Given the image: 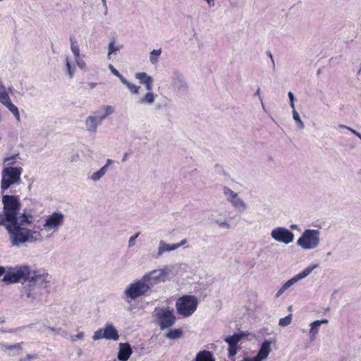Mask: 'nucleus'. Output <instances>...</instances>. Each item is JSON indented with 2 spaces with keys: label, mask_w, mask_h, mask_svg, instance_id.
<instances>
[{
  "label": "nucleus",
  "mask_w": 361,
  "mask_h": 361,
  "mask_svg": "<svg viewBox=\"0 0 361 361\" xmlns=\"http://www.w3.org/2000/svg\"><path fill=\"white\" fill-rule=\"evenodd\" d=\"M121 82L126 85V87L129 89L130 92L133 94H138L139 90L140 89V86H137L129 81H128L126 78H123Z\"/></svg>",
  "instance_id": "473e14b6"
},
{
  "label": "nucleus",
  "mask_w": 361,
  "mask_h": 361,
  "mask_svg": "<svg viewBox=\"0 0 361 361\" xmlns=\"http://www.w3.org/2000/svg\"><path fill=\"white\" fill-rule=\"evenodd\" d=\"M292 321V314H290L283 318H281L279 322V325L281 326H286L290 324Z\"/></svg>",
  "instance_id": "a19ab883"
},
{
  "label": "nucleus",
  "mask_w": 361,
  "mask_h": 361,
  "mask_svg": "<svg viewBox=\"0 0 361 361\" xmlns=\"http://www.w3.org/2000/svg\"><path fill=\"white\" fill-rule=\"evenodd\" d=\"M109 166H107L106 165H104L99 170L104 173V175L106 173V172L107 171V169H108Z\"/></svg>",
  "instance_id": "338daca9"
},
{
  "label": "nucleus",
  "mask_w": 361,
  "mask_h": 361,
  "mask_svg": "<svg viewBox=\"0 0 361 361\" xmlns=\"http://www.w3.org/2000/svg\"><path fill=\"white\" fill-rule=\"evenodd\" d=\"M140 235V233H135L134 235L131 236L129 239V241H128V246L129 247H133L135 244V240H136V238L139 236Z\"/></svg>",
  "instance_id": "5fc2aeb1"
},
{
  "label": "nucleus",
  "mask_w": 361,
  "mask_h": 361,
  "mask_svg": "<svg viewBox=\"0 0 361 361\" xmlns=\"http://www.w3.org/2000/svg\"><path fill=\"white\" fill-rule=\"evenodd\" d=\"M318 267V264H314L312 266H309L307 268H305L304 270H302L301 272L298 274L297 275L293 276V279H295V281L296 283L299 281L300 280H302L309 276L312 271Z\"/></svg>",
  "instance_id": "b1692460"
},
{
  "label": "nucleus",
  "mask_w": 361,
  "mask_h": 361,
  "mask_svg": "<svg viewBox=\"0 0 361 361\" xmlns=\"http://www.w3.org/2000/svg\"><path fill=\"white\" fill-rule=\"evenodd\" d=\"M290 228L291 229H294V230H300L299 226H298V225H297V224H291V225L290 226Z\"/></svg>",
  "instance_id": "774afa93"
},
{
  "label": "nucleus",
  "mask_w": 361,
  "mask_h": 361,
  "mask_svg": "<svg viewBox=\"0 0 361 361\" xmlns=\"http://www.w3.org/2000/svg\"><path fill=\"white\" fill-rule=\"evenodd\" d=\"M293 118L297 123L298 128L303 129L305 128L304 123L301 120L299 113L295 110V108L293 109Z\"/></svg>",
  "instance_id": "f704fd0d"
},
{
  "label": "nucleus",
  "mask_w": 361,
  "mask_h": 361,
  "mask_svg": "<svg viewBox=\"0 0 361 361\" xmlns=\"http://www.w3.org/2000/svg\"><path fill=\"white\" fill-rule=\"evenodd\" d=\"M71 42V49L75 56V58H78L80 56V49L77 45V41L73 36L70 37Z\"/></svg>",
  "instance_id": "2f4dec72"
},
{
  "label": "nucleus",
  "mask_w": 361,
  "mask_h": 361,
  "mask_svg": "<svg viewBox=\"0 0 361 361\" xmlns=\"http://www.w3.org/2000/svg\"><path fill=\"white\" fill-rule=\"evenodd\" d=\"M149 290V286L141 279L128 285L124 291V294L127 302H129L145 295Z\"/></svg>",
  "instance_id": "0eeeda50"
},
{
  "label": "nucleus",
  "mask_w": 361,
  "mask_h": 361,
  "mask_svg": "<svg viewBox=\"0 0 361 361\" xmlns=\"http://www.w3.org/2000/svg\"><path fill=\"white\" fill-rule=\"evenodd\" d=\"M23 343L15 344L0 343V351L4 352L8 356H17L22 353Z\"/></svg>",
  "instance_id": "2eb2a0df"
},
{
  "label": "nucleus",
  "mask_w": 361,
  "mask_h": 361,
  "mask_svg": "<svg viewBox=\"0 0 361 361\" xmlns=\"http://www.w3.org/2000/svg\"><path fill=\"white\" fill-rule=\"evenodd\" d=\"M131 153H129V152H126L123 157V159H122V161L123 162H125L127 161L129 155Z\"/></svg>",
  "instance_id": "69168bd1"
},
{
  "label": "nucleus",
  "mask_w": 361,
  "mask_h": 361,
  "mask_svg": "<svg viewBox=\"0 0 361 361\" xmlns=\"http://www.w3.org/2000/svg\"><path fill=\"white\" fill-rule=\"evenodd\" d=\"M22 172L23 169L20 166H6L3 169L1 180L2 194L12 185L20 184Z\"/></svg>",
  "instance_id": "20e7f679"
},
{
  "label": "nucleus",
  "mask_w": 361,
  "mask_h": 361,
  "mask_svg": "<svg viewBox=\"0 0 361 361\" xmlns=\"http://www.w3.org/2000/svg\"><path fill=\"white\" fill-rule=\"evenodd\" d=\"M6 267L0 266V276H2L5 275L6 272Z\"/></svg>",
  "instance_id": "052dcab7"
},
{
  "label": "nucleus",
  "mask_w": 361,
  "mask_h": 361,
  "mask_svg": "<svg viewBox=\"0 0 361 361\" xmlns=\"http://www.w3.org/2000/svg\"><path fill=\"white\" fill-rule=\"evenodd\" d=\"M33 219V216L24 209L22 213L20 212V214L16 215V221L10 222L8 224L25 227V226L31 224Z\"/></svg>",
  "instance_id": "dca6fc26"
},
{
  "label": "nucleus",
  "mask_w": 361,
  "mask_h": 361,
  "mask_svg": "<svg viewBox=\"0 0 361 361\" xmlns=\"http://www.w3.org/2000/svg\"><path fill=\"white\" fill-rule=\"evenodd\" d=\"M3 210L0 212V226H6L16 221V215L20 214L21 202L16 195L2 194Z\"/></svg>",
  "instance_id": "f257e3e1"
},
{
  "label": "nucleus",
  "mask_w": 361,
  "mask_h": 361,
  "mask_svg": "<svg viewBox=\"0 0 361 361\" xmlns=\"http://www.w3.org/2000/svg\"><path fill=\"white\" fill-rule=\"evenodd\" d=\"M197 305V298L192 295H183L178 298L176 302L178 314L183 317L191 316L196 310Z\"/></svg>",
  "instance_id": "39448f33"
},
{
  "label": "nucleus",
  "mask_w": 361,
  "mask_h": 361,
  "mask_svg": "<svg viewBox=\"0 0 361 361\" xmlns=\"http://www.w3.org/2000/svg\"><path fill=\"white\" fill-rule=\"evenodd\" d=\"M133 353V350L128 343H119L117 358L120 361H127Z\"/></svg>",
  "instance_id": "a211bd4d"
},
{
  "label": "nucleus",
  "mask_w": 361,
  "mask_h": 361,
  "mask_svg": "<svg viewBox=\"0 0 361 361\" xmlns=\"http://www.w3.org/2000/svg\"><path fill=\"white\" fill-rule=\"evenodd\" d=\"M274 341L271 339L264 340L260 345L257 354L255 355L257 361H263L268 357L271 350V345Z\"/></svg>",
  "instance_id": "f3484780"
},
{
  "label": "nucleus",
  "mask_w": 361,
  "mask_h": 361,
  "mask_svg": "<svg viewBox=\"0 0 361 361\" xmlns=\"http://www.w3.org/2000/svg\"><path fill=\"white\" fill-rule=\"evenodd\" d=\"M183 336V331L180 329H171L165 335L166 338L177 339Z\"/></svg>",
  "instance_id": "a878e982"
},
{
  "label": "nucleus",
  "mask_w": 361,
  "mask_h": 361,
  "mask_svg": "<svg viewBox=\"0 0 361 361\" xmlns=\"http://www.w3.org/2000/svg\"><path fill=\"white\" fill-rule=\"evenodd\" d=\"M49 330L53 332L55 335H61L63 337H67L68 336V333L61 328L49 327Z\"/></svg>",
  "instance_id": "79ce46f5"
},
{
  "label": "nucleus",
  "mask_w": 361,
  "mask_h": 361,
  "mask_svg": "<svg viewBox=\"0 0 361 361\" xmlns=\"http://www.w3.org/2000/svg\"><path fill=\"white\" fill-rule=\"evenodd\" d=\"M8 109V110L13 114H17L18 111V107L14 105L11 102H10L8 104H7L6 105H5Z\"/></svg>",
  "instance_id": "09e8293b"
},
{
  "label": "nucleus",
  "mask_w": 361,
  "mask_h": 361,
  "mask_svg": "<svg viewBox=\"0 0 361 361\" xmlns=\"http://www.w3.org/2000/svg\"><path fill=\"white\" fill-rule=\"evenodd\" d=\"M84 333L83 332H80L78 333V334L75 335V336H71V340L75 341L76 340H78V339H82L84 337Z\"/></svg>",
  "instance_id": "6e6d98bb"
},
{
  "label": "nucleus",
  "mask_w": 361,
  "mask_h": 361,
  "mask_svg": "<svg viewBox=\"0 0 361 361\" xmlns=\"http://www.w3.org/2000/svg\"><path fill=\"white\" fill-rule=\"evenodd\" d=\"M36 358H38L37 354H28L25 357L21 358L20 361H30Z\"/></svg>",
  "instance_id": "603ef678"
},
{
  "label": "nucleus",
  "mask_w": 361,
  "mask_h": 361,
  "mask_svg": "<svg viewBox=\"0 0 361 361\" xmlns=\"http://www.w3.org/2000/svg\"><path fill=\"white\" fill-rule=\"evenodd\" d=\"M18 156H19V154H17L13 155L11 157H6L4 159V163L7 162L8 166H11L12 165H13L16 163V159L17 157H18Z\"/></svg>",
  "instance_id": "c03bdc74"
},
{
  "label": "nucleus",
  "mask_w": 361,
  "mask_h": 361,
  "mask_svg": "<svg viewBox=\"0 0 361 361\" xmlns=\"http://www.w3.org/2000/svg\"><path fill=\"white\" fill-rule=\"evenodd\" d=\"M36 288L30 286V283L27 281V283L23 287L21 290L20 297H27V298L35 299L36 298L37 293L35 292Z\"/></svg>",
  "instance_id": "5701e85b"
},
{
  "label": "nucleus",
  "mask_w": 361,
  "mask_h": 361,
  "mask_svg": "<svg viewBox=\"0 0 361 361\" xmlns=\"http://www.w3.org/2000/svg\"><path fill=\"white\" fill-rule=\"evenodd\" d=\"M348 130L349 131H350L353 134L356 135L361 140V133H359L358 131L355 130V129H353L350 127L348 128Z\"/></svg>",
  "instance_id": "13d9d810"
},
{
  "label": "nucleus",
  "mask_w": 361,
  "mask_h": 361,
  "mask_svg": "<svg viewBox=\"0 0 361 361\" xmlns=\"http://www.w3.org/2000/svg\"><path fill=\"white\" fill-rule=\"evenodd\" d=\"M6 272L2 279V281L6 284H13L21 282V281H27L31 270L29 266H15L6 267Z\"/></svg>",
  "instance_id": "7ed1b4c3"
},
{
  "label": "nucleus",
  "mask_w": 361,
  "mask_h": 361,
  "mask_svg": "<svg viewBox=\"0 0 361 361\" xmlns=\"http://www.w3.org/2000/svg\"><path fill=\"white\" fill-rule=\"evenodd\" d=\"M195 361H215V358L212 352L203 350L196 354Z\"/></svg>",
  "instance_id": "4be33fe9"
},
{
  "label": "nucleus",
  "mask_w": 361,
  "mask_h": 361,
  "mask_svg": "<svg viewBox=\"0 0 361 361\" xmlns=\"http://www.w3.org/2000/svg\"><path fill=\"white\" fill-rule=\"evenodd\" d=\"M109 68L111 71V73L119 78L121 82L122 81L123 78H125L120 73L119 71L114 68V66L112 64L109 65Z\"/></svg>",
  "instance_id": "a18cd8bd"
},
{
  "label": "nucleus",
  "mask_w": 361,
  "mask_h": 361,
  "mask_svg": "<svg viewBox=\"0 0 361 361\" xmlns=\"http://www.w3.org/2000/svg\"><path fill=\"white\" fill-rule=\"evenodd\" d=\"M103 7L104 8V15L106 16L108 13V8L106 5V0H102Z\"/></svg>",
  "instance_id": "bf43d9fd"
},
{
  "label": "nucleus",
  "mask_w": 361,
  "mask_h": 361,
  "mask_svg": "<svg viewBox=\"0 0 361 361\" xmlns=\"http://www.w3.org/2000/svg\"><path fill=\"white\" fill-rule=\"evenodd\" d=\"M10 102L11 101L6 90L0 92V102L5 106Z\"/></svg>",
  "instance_id": "58836bf2"
},
{
  "label": "nucleus",
  "mask_w": 361,
  "mask_h": 361,
  "mask_svg": "<svg viewBox=\"0 0 361 361\" xmlns=\"http://www.w3.org/2000/svg\"><path fill=\"white\" fill-rule=\"evenodd\" d=\"M288 98H289V100H290V106H291V108L293 109H294L295 108V104H294V100H295V97H294V94L292 92H288Z\"/></svg>",
  "instance_id": "864d4df0"
},
{
  "label": "nucleus",
  "mask_w": 361,
  "mask_h": 361,
  "mask_svg": "<svg viewBox=\"0 0 361 361\" xmlns=\"http://www.w3.org/2000/svg\"><path fill=\"white\" fill-rule=\"evenodd\" d=\"M215 223L216 224H218L221 228H230V224L226 221H221L219 219H216L215 220Z\"/></svg>",
  "instance_id": "8fccbe9b"
},
{
  "label": "nucleus",
  "mask_w": 361,
  "mask_h": 361,
  "mask_svg": "<svg viewBox=\"0 0 361 361\" xmlns=\"http://www.w3.org/2000/svg\"><path fill=\"white\" fill-rule=\"evenodd\" d=\"M103 176L104 173L100 170H98L97 171L93 173L91 176V179L94 181H98Z\"/></svg>",
  "instance_id": "de8ad7c7"
},
{
  "label": "nucleus",
  "mask_w": 361,
  "mask_h": 361,
  "mask_svg": "<svg viewBox=\"0 0 361 361\" xmlns=\"http://www.w3.org/2000/svg\"><path fill=\"white\" fill-rule=\"evenodd\" d=\"M136 79L139 80L140 84H142L145 86V88L147 91H152L153 89V78L148 75L145 72L136 73L135 75Z\"/></svg>",
  "instance_id": "6ab92c4d"
},
{
  "label": "nucleus",
  "mask_w": 361,
  "mask_h": 361,
  "mask_svg": "<svg viewBox=\"0 0 361 361\" xmlns=\"http://www.w3.org/2000/svg\"><path fill=\"white\" fill-rule=\"evenodd\" d=\"M186 243H187V240L186 239H183L180 243H176V245H177V248H178L179 247L185 245Z\"/></svg>",
  "instance_id": "0e129e2a"
},
{
  "label": "nucleus",
  "mask_w": 361,
  "mask_h": 361,
  "mask_svg": "<svg viewBox=\"0 0 361 361\" xmlns=\"http://www.w3.org/2000/svg\"><path fill=\"white\" fill-rule=\"evenodd\" d=\"M177 249V245L176 243L173 244H168L165 243L164 240H160L158 247V252L154 255V258H159L164 252H170Z\"/></svg>",
  "instance_id": "412c9836"
},
{
  "label": "nucleus",
  "mask_w": 361,
  "mask_h": 361,
  "mask_svg": "<svg viewBox=\"0 0 361 361\" xmlns=\"http://www.w3.org/2000/svg\"><path fill=\"white\" fill-rule=\"evenodd\" d=\"M64 220L65 215L62 212H54L47 216L43 226L47 231L56 232L63 224Z\"/></svg>",
  "instance_id": "9d476101"
},
{
  "label": "nucleus",
  "mask_w": 361,
  "mask_h": 361,
  "mask_svg": "<svg viewBox=\"0 0 361 361\" xmlns=\"http://www.w3.org/2000/svg\"><path fill=\"white\" fill-rule=\"evenodd\" d=\"M167 271L165 269H157L150 271L144 275L142 279L149 286V290L154 286L161 282H164L166 279Z\"/></svg>",
  "instance_id": "f8f14e48"
},
{
  "label": "nucleus",
  "mask_w": 361,
  "mask_h": 361,
  "mask_svg": "<svg viewBox=\"0 0 361 361\" xmlns=\"http://www.w3.org/2000/svg\"><path fill=\"white\" fill-rule=\"evenodd\" d=\"M271 238L277 242L288 245L294 240V233L289 229L279 226L274 228L271 232Z\"/></svg>",
  "instance_id": "9b49d317"
},
{
  "label": "nucleus",
  "mask_w": 361,
  "mask_h": 361,
  "mask_svg": "<svg viewBox=\"0 0 361 361\" xmlns=\"http://www.w3.org/2000/svg\"><path fill=\"white\" fill-rule=\"evenodd\" d=\"M319 322V320H316L310 324V336L311 340H314L316 334L318 333L321 326Z\"/></svg>",
  "instance_id": "c756f323"
},
{
  "label": "nucleus",
  "mask_w": 361,
  "mask_h": 361,
  "mask_svg": "<svg viewBox=\"0 0 361 361\" xmlns=\"http://www.w3.org/2000/svg\"><path fill=\"white\" fill-rule=\"evenodd\" d=\"M86 130L91 133H95L97 128L101 125L99 121L94 116H89L85 122Z\"/></svg>",
  "instance_id": "aec40b11"
},
{
  "label": "nucleus",
  "mask_w": 361,
  "mask_h": 361,
  "mask_svg": "<svg viewBox=\"0 0 361 361\" xmlns=\"http://www.w3.org/2000/svg\"><path fill=\"white\" fill-rule=\"evenodd\" d=\"M242 339V336L239 334H233L231 336H228L224 338V341L228 345H238V342Z\"/></svg>",
  "instance_id": "c85d7f7f"
},
{
  "label": "nucleus",
  "mask_w": 361,
  "mask_h": 361,
  "mask_svg": "<svg viewBox=\"0 0 361 361\" xmlns=\"http://www.w3.org/2000/svg\"><path fill=\"white\" fill-rule=\"evenodd\" d=\"M348 130L349 131H350L353 134L356 135L361 140V133H359L358 131L355 130V129H353L350 127L348 128Z\"/></svg>",
  "instance_id": "4d7b16f0"
},
{
  "label": "nucleus",
  "mask_w": 361,
  "mask_h": 361,
  "mask_svg": "<svg viewBox=\"0 0 361 361\" xmlns=\"http://www.w3.org/2000/svg\"><path fill=\"white\" fill-rule=\"evenodd\" d=\"M155 99V94L152 91H148L146 94L139 100L141 104H152Z\"/></svg>",
  "instance_id": "cd10ccee"
},
{
  "label": "nucleus",
  "mask_w": 361,
  "mask_h": 361,
  "mask_svg": "<svg viewBox=\"0 0 361 361\" xmlns=\"http://www.w3.org/2000/svg\"><path fill=\"white\" fill-rule=\"evenodd\" d=\"M66 71L69 75V78H73L74 76L75 68L71 66V61H70L68 57H66Z\"/></svg>",
  "instance_id": "ea45409f"
},
{
  "label": "nucleus",
  "mask_w": 361,
  "mask_h": 361,
  "mask_svg": "<svg viewBox=\"0 0 361 361\" xmlns=\"http://www.w3.org/2000/svg\"><path fill=\"white\" fill-rule=\"evenodd\" d=\"M75 62L79 68H80L81 69L85 68L86 63L82 59H80V56H78V58H75Z\"/></svg>",
  "instance_id": "3c124183"
},
{
  "label": "nucleus",
  "mask_w": 361,
  "mask_h": 361,
  "mask_svg": "<svg viewBox=\"0 0 361 361\" xmlns=\"http://www.w3.org/2000/svg\"><path fill=\"white\" fill-rule=\"evenodd\" d=\"M172 85L180 95H185L188 92V85L183 75L179 72H174L172 76Z\"/></svg>",
  "instance_id": "4468645a"
},
{
  "label": "nucleus",
  "mask_w": 361,
  "mask_h": 361,
  "mask_svg": "<svg viewBox=\"0 0 361 361\" xmlns=\"http://www.w3.org/2000/svg\"><path fill=\"white\" fill-rule=\"evenodd\" d=\"M120 49V47L115 46L114 40L110 42L108 46V58L110 59V56L112 54L116 53L117 51Z\"/></svg>",
  "instance_id": "e433bc0d"
},
{
  "label": "nucleus",
  "mask_w": 361,
  "mask_h": 361,
  "mask_svg": "<svg viewBox=\"0 0 361 361\" xmlns=\"http://www.w3.org/2000/svg\"><path fill=\"white\" fill-rule=\"evenodd\" d=\"M320 232L315 229H305L298 239L297 244L305 250H312L317 247L320 242Z\"/></svg>",
  "instance_id": "423d86ee"
},
{
  "label": "nucleus",
  "mask_w": 361,
  "mask_h": 361,
  "mask_svg": "<svg viewBox=\"0 0 361 361\" xmlns=\"http://www.w3.org/2000/svg\"><path fill=\"white\" fill-rule=\"evenodd\" d=\"M318 267V264H314L312 266H309L307 268H305L304 270H302L301 272L298 274L297 275L293 276V279H295V281L296 283L299 281L300 280H302L309 276L312 271Z\"/></svg>",
  "instance_id": "393cba45"
},
{
  "label": "nucleus",
  "mask_w": 361,
  "mask_h": 361,
  "mask_svg": "<svg viewBox=\"0 0 361 361\" xmlns=\"http://www.w3.org/2000/svg\"><path fill=\"white\" fill-rule=\"evenodd\" d=\"M255 95L259 96V100L261 101L262 104L263 105L262 97L260 96V88L259 87L257 88V91L255 93Z\"/></svg>",
  "instance_id": "680f3d73"
},
{
  "label": "nucleus",
  "mask_w": 361,
  "mask_h": 361,
  "mask_svg": "<svg viewBox=\"0 0 361 361\" xmlns=\"http://www.w3.org/2000/svg\"><path fill=\"white\" fill-rule=\"evenodd\" d=\"M94 341L105 338L106 340L118 341L119 338L118 331L111 323H106L104 329H99L93 335Z\"/></svg>",
  "instance_id": "1a4fd4ad"
},
{
  "label": "nucleus",
  "mask_w": 361,
  "mask_h": 361,
  "mask_svg": "<svg viewBox=\"0 0 361 361\" xmlns=\"http://www.w3.org/2000/svg\"><path fill=\"white\" fill-rule=\"evenodd\" d=\"M101 110L104 111V116H108L114 113V108L111 106H102Z\"/></svg>",
  "instance_id": "37998d69"
},
{
  "label": "nucleus",
  "mask_w": 361,
  "mask_h": 361,
  "mask_svg": "<svg viewBox=\"0 0 361 361\" xmlns=\"http://www.w3.org/2000/svg\"><path fill=\"white\" fill-rule=\"evenodd\" d=\"M157 324L161 330L172 326L176 322L174 311L170 307L156 308Z\"/></svg>",
  "instance_id": "6e6552de"
},
{
  "label": "nucleus",
  "mask_w": 361,
  "mask_h": 361,
  "mask_svg": "<svg viewBox=\"0 0 361 361\" xmlns=\"http://www.w3.org/2000/svg\"><path fill=\"white\" fill-rule=\"evenodd\" d=\"M230 202L235 208L238 209L240 212H243L246 209L245 202L242 199L239 198L238 196L235 197L233 200H231Z\"/></svg>",
  "instance_id": "bb28decb"
},
{
  "label": "nucleus",
  "mask_w": 361,
  "mask_h": 361,
  "mask_svg": "<svg viewBox=\"0 0 361 361\" xmlns=\"http://www.w3.org/2000/svg\"><path fill=\"white\" fill-rule=\"evenodd\" d=\"M3 226L7 231L11 243L13 246H19L25 243L41 242V239H38L37 237L34 236V233H36L35 231H32L26 227L16 226L10 224Z\"/></svg>",
  "instance_id": "f03ea898"
},
{
  "label": "nucleus",
  "mask_w": 361,
  "mask_h": 361,
  "mask_svg": "<svg viewBox=\"0 0 361 361\" xmlns=\"http://www.w3.org/2000/svg\"><path fill=\"white\" fill-rule=\"evenodd\" d=\"M223 192L225 195L228 196L227 200L228 202H231V200H233L238 196V193L235 192L227 186L224 187Z\"/></svg>",
  "instance_id": "c9c22d12"
},
{
  "label": "nucleus",
  "mask_w": 361,
  "mask_h": 361,
  "mask_svg": "<svg viewBox=\"0 0 361 361\" xmlns=\"http://www.w3.org/2000/svg\"><path fill=\"white\" fill-rule=\"evenodd\" d=\"M161 53V49H154L150 52L149 61L151 63L156 64L158 62V58Z\"/></svg>",
  "instance_id": "72a5a7b5"
},
{
  "label": "nucleus",
  "mask_w": 361,
  "mask_h": 361,
  "mask_svg": "<svg viewBox=\"0 0 361 361\" xmlns=\"http://www.w3.org/2000/svg\"><path fill=\"white\" fill-rule=\"evenodd\" d=\"M296 281H295V279L293 277L288 280L278 290L276 296L279 297L281 295H282L288 288H289L290 286H292L293 284H295Z\"/></svg>",
  "instance_id": "7c9ffc66"
},
{
  "label": "nucleus",
  "mask_w": 361,
  "mask_h": 361,
  "mask_svg": "<svg viewBox=\"0 0 361 361\" xmlns=\"http://www.w3.org/2000/svg\"><path fill=\"white\" fill-rule=\"evenodd\" d=\"M102 110L101 109L98 110L97 112H94V116L99 121V123L102 124L103 120H104L107 116H104V113H102Z\"/></svg>",
  "instance_id": "49530a36"
},
{
  "label": "nucleus",
  "mask_w": 361,
  "mask_h": 361,
  "mask_svg": "<svg viewBox=\"0 0 361 361\" xmlns=\"http://www.w3.org/2000/svg\"><path fill=\"white\" fill-rule=\"evenodd\" d=\"M242 361H257V358L255 356L253 357H245Z\"/></svg>",
  "instance_id": "e2e57ef3"
},
{
  "label": "nucleus",
  "mask_w": 361,
  "mask_h": 361,
  "mask_svg": "<svg viewBox=\"0 0 361 361\" xmlns=\"http://www.w3.org/2000/svg\"><path fill=\"white\" fill-rule=\"evenodd\" d=\"M238 350V345H228V357L232 361H235V359L233 357L237 354Z\"/></svg>",
  "instance_id": "4c0bfd02"
},
{
  "label": "nucleus",
  "mask_w": 361,
  "mask_h": 361,
  "mask_svg": "<svg viewBox=\"0 0 361 361\" xmlns=\"http://www.w3.org/2000/svg\"><path fill=\"white\" fill-rule=\"evenodd\" d=\"M48 274L43 269L34 271L29 276L27 281L30 286L35 288H46L47 283L49 282L47 280Z\"/></svg>",
  "instance_id": "ddd939ff"
}]
</instances>
